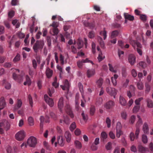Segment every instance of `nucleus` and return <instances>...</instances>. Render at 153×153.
Listing matches in <instances>:
<instances>
[{"label": "nucleus", "instance_id": "obj_1", "mask_svg": "<svg viewBox=\"0 0 153 153\" xmlns=\"http://www.w3.org/2000/svg\"><path fill=\"white\" fill-rule=\"evenodd\" d=\"M13 79L19 83L22 82L24 77L25 78L26 81L24 82V85H30L31 83V80L27 75H25L23 72H22L21 74L17 76L16 74L13 73Z\"/></svg>", "mask_w": 153, "mask_h": 153}, {"label": "nucleus", "instance_id": "obj_2", "mask_svg": "<svg viewBox=\"0 0 153 153\" xmlns=\"http://www.w3.org/2000/svg\"><path fill=\"white\" fill-rule=\"evenodd\" d=\"M45 43L43 40H37L33 46V49L35 53H37L39 50L43 48Z\"/></svg>", "mask_w": 153, "mask_h": 153}, {"label": "nucleus", "instance_id": "obj_3", "mask_svg": "<svg viewBox=\"0 0 153 153\" xmlns=\"http://www.w3.org/2000/svg\"><path fill=\"white\" fill-rule=\"evenodd\" d=\"M130 43L132 45L133 47L135 49H136L137 52L139 55L142 56V51L141 48H142L141 45L138 42L135 41H130Z\"/></svg>", "mask_w": 153, "mask_h": 153}, {"label": "nucleus", "instance_id": "obj_4", "mask_svg": "<svg viewBox=\"0 0 153 153\" xmlns=\"http://www.w3.org/2000/svg\"><path fill=\"white\" fill-rule=\"evenodd\" d=\"M27 143L30 147L34 148L37 143V139L34 136H30L27 139Z\"/></svg>", "mask_w": 153, "mask_h": 153}, {"label": "nucleus", "instance_id": "obj_5", "mask_svg": "<svg viewBox=\"0 0 153 153\" xmlns=\"http://www.w3.org/2000/svg\"><path fill=\"white\" fill-rule=\"evenodd\" d=\"M25 136V131L23 130H22L16 134L15 137L16 140L20 141L24 140Z\"/></svg>", "mask_w": 153, "mask_h": 153}, {"label": "nucleus", "instance_id": "obj_6", "mask_svg": "<svg viewBox=\"0 0 153 153\" xmlns=\"http://www.w3.org/2000/svg\"><path fill=\"white\" fill-rule=\"evenodd\" d=\"M107 92L111 96H114V98H115V96L117 94V90L113 88L110 87H108L106 88Z\"/></svg>", "mask_w": 153, "mask_h": 153}, {"label": "nucleus", "instance_id": "obj_7", "mask_svg": "<svg viewBox=\"0 0 153 153\" xmlns=\"http://www.w3.org/2000/svg\"><path fill=\"white\" fill-rule=\"evenodd\" d=\"M45 101L51 107L53 106L54 103L53 100L48 97L47 95H45L44 96Z\"/></svg>", "mask_w": 153, "mask_h": 153}, {"label": "nucleus", "instance_id": "obj_8", "mask_svg": "<svg viewBox=\"0 0 153 153\" xmlns=\"http://www.w3.org/2000/svg\"><path fill=\"white\" fill-rule=\"evenodd\" d=\"M114 103L112 101H110L106 102L104 105V108L106 110L110 109L114 105Z\"/></svg>", "mask_w": 153, "mask_h": 153}, {"label": "nucleus", "instance_id": "obj_9", "mask_svg": "<svg viewBox=\"0 0 153 153\" xmlns=\"http://www.w3.org/2000/svg\"><path fill=\"white\" fill-rule=\"evenodd\" d=\"M128 60L131 65H133L136 62V57L134 55L130 54L128 56Z\"/></svg>", "mask_w": 153, "mask_h": 153}, {"label": "nucleus", "instance_id": "obj_10", "mask_svg": "<svg viewBox=\"0 0 153 153\" xmlns=\"http://www.w3.org/2000/svg\"><path fill=\"white\" fill-rule=\"evenodd\" d=\"M65 109L66 111L68 113L71 117L73 118L74 116L72 112L71 111L70 106L69 104H66L65 106Z\"/></svg>", "mask_w": 153, "mask_h": 153}, {"label": "nucleus", "instance_id": "obj_11", "mask_svg": "<svg viewBox=\"0 0 153 153\" xmlns=\"http://www.w3.org/2000/svg\"><path fill=\"white\" fill-rule=\"evenodd\" d=\"M96 73L95 70L94 68L88 69L87 71V75L88 78H90L94 75Z\"/></svg>", "mask_w": 153, "mask_h": 153}, {"label": "nucleus", "instance_id": "obj_12", "mask_svg": "<svg viewBox=\"0 0 153 153\" xmlns=\"http://www.w3.org/2000/svg\"><path fill=\"white\" fill-rule=\"evenodd\" d=\"M97 49L99 52L97 59L99 62H100L104 59L105 56L103 55L99 47H97Z\"/></svg>", "mask_w": 153, "mask_h": 153}, {"label": "nucleus", "instance_id": "obj_13", "mask_svg": "<svg viewBox=\"0 0 153 153\" xmlns=\"http://www.w3.org/2000/svg\"><path fill=\"white\" fill-rule=\"evenodd\" d=\"M137 116L138 120L136 124V128H140V127L143 123V122L142 118L140 115H138Z\"/></svg>", "mask_w": 153, "mask_h": 153}, {"label": "nucleus", "instance_id": "obj_14", "mask_svg": "<svg viewBox=\"0 0 153 153\" xmlns=\"http://www.w3.org/2000/svg\"><path fill=\"white\" fill-rule=\"evenodd\" d=\"M61 87L63 90H68L69 87V84L67 80H65L64 82V85H60Z\"/></svg>", "mask_w": 153, "mask_h": 153}, {"label": "nucleus", "instance_id": "obj_15", "mask_svg": "<svg viewBox=\"0 0 153 153\" xmlns=\"http://www.w3.org/2000/svg\"><path fill=\"white\" fill-rule=\"evenodd\" d=\"M65 137L66 141L68 143L70 142L71 140V135L69 131H66L65 133Z\"/></svg>", "mask_w": 153, "mask_h": 153}, {"label": "nucleus", "instance_id": "obj_16", "mask_svg": "<svg viewBox=\"0 0 153 153\" xmlns=\"http://www.w3.org/2000/svg\"><path fill=\"white\" fill-rule=\"evenodd\" d=\"M74 146L77 149H80L82 147L81 143L79 140H76L74 141Z\"/></svg>", "mask_w": 153, "mask_h": 153}, {"label": "nucleus", "instance_id": "obj_17", "mask_svg": "<svg viewBox=\"0 0 153 153\" xmlns=\"http://www.w3.org/2000/svg\"><path fill=\"white\" fill-rule=\"evenodd\" d=\"M58 143L61 146H63L64 145V141L62 136H59L57 137Z\"/></svg>", "mask_w": 153, "mask_h": 153}, {"label": "nucleus", "instance_id": "obj_18", "mask_svg": "<svg viewBox=\"0 0 153 153\" xmlns=\"http://www.w3.org/2000/svg\"><path fill=\"white\" fill-rule=\"evenodd\" d=\"M118 76L117 74H114V76L111 78V81L114 86H115L117 85L116 79L118 78Z\"/></svg>", "mask_w": 153, "mask_h": 153}, {"label": "nucleus", "instance_id": "obj_19", "mask_svg": "<svg viewBox=\"0 0 153 153\" xmlns=\"http://www.w3.org/2000/svg\"><path fill=\"white\" fill-rule=\"evenodd\" d=\"M142 130L145 134H147L149 133V128L146 123H144L143 125Z\"/></svg>", "mask_w": 153, "mask_h": 153}, {"label": "nucleus", "instance_id": "obj_20", "mask_svg": "<svg viewBox=\"0 0 153 153\" xmlns=\"http://www.w3.org/2000/svg\"><path fill=\"white\" fill-rule=\"evenodd\" d=\"M3 84L4 85V87L7 89H10L11 87V85L10 83L6 81L4 79L2 81Z\"/></svg>", "mask_w": 153, "mask_h": 153}, {"label": "nucleus", "instance_id": "obj_21", "mask_svg": "<svg viewBox=\"0 0 153 153\" xmlns=\"http://www.w3.org/2000/svg\"><path fill=\"white\" fill-rule=\"evenodd\" d=\"M119 102L120 104L123 106L127 104V102L125 99L121 96H120Z\"/></svg>", "mask_w": 153, "mask_h": 153}, {"label": "nucleus", "instance_id": "obj_22", "mask_svg": "<svg viewBox=\"0 0 153 153\" xmlns=\"http://www.w3.org/2000/svg\"><path fill=\"white\" fill-rule=\"evenodd\" d=\"M6 105V103L5 101V99L4 97H1L0 100V106L1 108H3V109L5 107Z\"/></svg>", "mask_w": 153, "mask_h": 153}, {"label": "nucleus", "instance_id": "obj_23", "mask_svg": "<svg viewBox=\"0 0 153 153\" xmlns=\"http://www.w3.org/2000/svg\"><path fill=\"white\" fill-rule=\"evenodd\" d=\"M124 15L126 19H128L130 21L133 20L134 19V17L133 16L127 13H125Z\"/></svg>", "mask_w": 153, "mask_h": 153}, {"label": "nucleus", "instance_id": "obj_24", "mask_svg": "<svg viewBox=\"0 0 153 153\" xmlns=\"http://www.w3.org/2000/svg\"><path fill=\"white\" fill-rule=\"evenodd\" d=\"M77 47L78 49L81 48L83 46V41L80 39H78L76 43Z\"/></svg>", "mask_w": 153, "mask_h": 153}, {"label": "nucleus", "instance_id": "obj_25", "mask_svg": "<svg viewBox=\"0 0 153 153\" xmlns=\"http://www.w3.org/2000/svg\"><path fill=\"white\" fill-rule=\"evenodd\" d=\"M63 99L62 97L60 98L58 103V107L61 111V109L63 106Z\"/></svg>", "mask_w": 153, "mask_h": 153}, {"label": "nucleus", "instance_id": "obj_26", "mask_svg": "<svg viewBox=\"0 0 153 153\" xmlns=\"http://www.w3.org/2000/svg\"><path fill=\"white\" fill-rule=\"evenodd\" d=\"M60 122L61 123L68 124L69 123V119L67 116L64 117V120L61 119Z\"/></svg>", "mask_w": 153, "mask_h": 153}, {"label": "nucleus", "instance_id": "obj_27", "mask_svg": "<svg viewBox=\"0 0 153 153\" xmlns=\"http://www.w3.org/2000/svg\"><path fill=\"white\" fill-rule=\"evenodd\" d=\"M53 71L49 68H47L46 71V75L48 78H50L52 75Z\"/></svg>", "mask_w": 153, "mask_h": 153}, {"label": "nucleus", "instance_id": "obj_28", "mask_svg": "<svg viewBox=\"0 0 153 153\" xmlns=\"http://www.w3.org/2000/svg\"><path fill=\"white\" fill-rule=\"evenodd\" d=\"M136 117L134 115H131L128 120V123L130 124H133L135 120Z\"/></svg>", "mask_w": 153, "mask_h": 153}, {"label": "nucleus", "instance_id": "obj_29", "mask_svg": "<svg viewBox=\"0 0 153 153\" xmlns=\"http://www.w3.org/2000/svg\"><path fill=\"white\" fill-rule=\"evenodd\" d=\"M22 105V100H20L18 99L17 100V104L14 108V109L16 110L20 108L21 107Z\"/></svg>", "mask_w": 153, "mask_h": 153}, {"label": "nucleus", "instance_id": "obj_30", "mask_svg": "<svg viewBox=\"0 0 153 153\" xmlns=\"http://www.w3.org/2000/svg\"><path fill=\"white\" fill-rule=\"evenodd\" d=\"M128 114L126 111H123L121 113V117L122 119L126 120L127 119Z\"/></svg>", "mask_w": 153, "mask_h": 153}, {"label": "nucleus", "instance_id": "obj_31", "mask_svg": "<svg viewBox=\"0 0 153 153\" xmlns=\"http://www.w3.org/2000/svg\"><path fill=\"white\" fill-rule=\"evenodd\" d=\"M147 106L149 108H152L153 107V102L152 100L150 99H148L146 100Z\"/></svg>", "mask_w": 153, "mask_h": 153}, {"label": "nucleus", "instance_id": "obj_32", "mask_svg": "<svg viewBox=\"0 0 153 153\" xmlns=\"http://www.w3.org/2000/svg\"><path fill=\"white\" fill-rule=\"evenodd\" d=\"M78 85L79 87V89L81 93V94L82 95V97L83 98V99H84V96L83 95V85L81 83L79 82L78 83Z\"/></svg>", "mask_w": 153, "mask_h": 153}, {"label": "nucleus", "instance_id": "obj_33", "mask_svg": "<svg viewBox=\"0 0 153 153\" xmlns=\"http://www.w3.org/2000/svg\"><path fill=\"white\" fill-rule=\"evenodd\" d=\"M119 34V32L117 30L113 31L111 33V37L112 38L117 36Z\"/></svg>", "mask_w": 153, "mask_h": 153}, {"label": "nucleus", "instance_id": "obj_34", "mask_svg": "<svg viewBox=\"0 0 153 153\" xmlns=\"http://www.w3.org/2000/svg\"><path fill=\"white\" fill-rule=\"evenodd\" d=\"M97 40L101 46L102 48H103L104 47V41L102 40V38L100 36H98L97 37Z\"/></svg>", "mask_w": 153, "mask_h": 153}, {"label": "nucleus", "instance_id": "obj_35", "mask_svg": "<svg viewBox=\"0 0 153 153\" xmlns=\"http://www.w3.org/2000/svg\"><path fill=\"white\" fill-rule=\"evenodd\" d=\"M97 40L101 46L102 48H103L104 47V41L102 40V38L100 36H98L97 37Z\"/></svg>", "mask_w": 153, "mask_h": 153}, {"label": "nucleus", "instance_id": "obj_36", "mask_svg": "<svg viewBox=\"0 0 153 153\" xmlns=\"http://www.w3.org/2000/svg\"><path fill=\"white\" fill-rule=\"evenodd\" d=\"M28 122L30 126H33L34 125V120L31 117H29L28 119Z\"/></svg>", "mask_w": 153, "mask_h": 153}, {"label": "nucleus", "instance_id": "obj_37", "mask_svg": "<svg viewBox=\"0 0 153 153\" xmlns=\"http://www.w3.org/2000/svg\"><path fill=\"white\" fill-rule=\"evenodd\" d=\"M103 82V81L102 79L100 78L97 80L96 82V85L99 87L102 86Z\"/></svg>", "mask_w": 153, "mask_h": 153}, {"label": "nucleus", "instance_id": "obj_38", "mask_svg": "<svg viewBox=\"0 0 153 153\" xmlns=\"http://www.w3.org/2000/svg\"><path fill=\"white\" fill-rule=\"evenodd\" d=\"M40 120L41 122H43L45 120L46 123L49 122V117L47 116H46V118H45L43 116H41L40 118Z\"/></svg>", "mask_w": 153, "mask_h": 153}, {"label": "nucleus", "instance_id": "obj_39", "mask_svg": "<svg viewBox=\"0 0 153 153\" xmlns=\"http://www.w3.org/2000/svg\"><path fill=\"white\" fill-rule=\"evenodd\" d=\"M140 108V106L139 105H135L134 107L133 110L132 112L133 113H137L139 110Z\"/></svg>", "mask_w": 153, "mask_h": 153}, {"label": "nucleus", "instance_id": "obj_40", "mask_svg": "<svg viewBox=\"0 0 153 153\" xmlns=\"http://www.w3.org/2000/svg\"><path fill=\"white\" fill-rule=\"evenodd\" d=\"M100 34L101 36H103V39L105 40L107 37V32L105 30L100 32Z\"/></svg>", "mask_w": 153, "mask_h": 153}, {"label": "nucleus", "instance_id": "obj_41", "mask_svg": "<svg viewBox=\"0 0 153 153\" xmlns=\"http://www.w3.org/2000/svg\"><path fill=\"white\" fill-rule=\"evenodd\" d=\"M12 24L15 25L16 28H18L20 25V24L19 22H18V21L16 19H15L12 22Z\"/></svg>", "mask_w": 153, "mask_h": 153}, {"label": "nucleus", "instance_id": "obj_42", "mask_svg": "<svg viewBox=\"0 0 153 153\" xmlns=\"http://www.w3.org/2000/svg\"><path fill=\"white\" fill-rule=\"evenodd\" d=\"M83 63H84L82 62V59L81 60H79L76 62L77 66L80 68H82Z\"/></svg>", "mask_w": 153, "mask_h": 153}, {"label": "nucleus", "instance_id": "obj_43", "mask_svg": "<svg viewBox=\"0 0 153 153\" xmlns=\"http://www.w3.org/2000/svg\"><path fill=\"white\" fill-rule=\"evenodd\" d=\"M123 132L121 130H117L116 131V137L118 138H119L121 135L123 134Z\"/></svg>", "mask_w": 153, "mask_h": 153}, {"label": "nucleus", "instance_id": "obj_44", "mask_svg": "<svg viewBox=\"0 0 153 153\" xmlns=\"http://www.w3.org/2000/svg\"><path fill=\"white\" fill-rule=\"evenodd\" d=\"M101 139H106L108 137V135L107 133L104 131L102 132L101 134Z\"/></svg>", "mask_w": 153, "mask_h": 153}, {"label": "nucleus", "instance_id": "obj_45", "mask_svg": "<svg viewBox=\"0 0 153 153\" xmlns=\"http://www.w3.org/2000/svg\"><path fill=\"white\" fill-rule=\"evenodd\" d=\"M142 140L143 142L144 143H146L148 142V138L146 135L143 134L142 136Z\"/></svg>", "mask_w": 153, "mask_h": 153}, {"label": "nucleus", "instance_id": "obj_46", "mask_svg": "<svg viewBox=\"0 0 153 153\" xmlns=\"http://www.w3.org/2000/svg\"><path fill=\"white\" fill-rule=\"evenodd\" d=\"M52 32L53 33H52L51 32V33L53 35H57L59 33V30L57 28H53V29L52 30Z\"/></svg>", "mask_w": 153, "mask_h": 153}, {"label": "nucleus", "instance_id": "obj_47", "mask_svg": "<svg viewBox=\"0 0 153 153\" xmlns=\"http://www.w3.org/2000/svg\"><path fill=\"white\" fill-rule=\"evenodd\" d=\"M108 66L109 67V70L111 71L114 73H116L117 72V70L116 69H114L111 64H109Z\"/></svg>", "mask_w": 153, "mask_h": 153}, {"label": "nucleus", "instance_id": "obj_48", "mask_svg": "<svg viewBox=\"0 0 153 153\" xmlns=\"http://www.w3.org/2000/svg\"><path fill=\"white\" fill-rule=\"evenodd\" d=\"M106 149L108 150H110L112 149V143L110 142H108L105 145Z\"/></svg>", "mask_w": 153, "mask_h": 153}, {"label": "nucleus", "instance_id": "obj_49", "mask_svg": "<svg viewBox=\"0 0 153 153\" xmlns=\"http://www.w3.org/2000/svg\"><path fill=\"white\" fill-rule=\"evenodd\" d=\"M76 126L75 122L72 123L70 126V129L71 131H73L76 128Z\"/></svg>", "mask_w": 153, "mask_h": 153}, {"label": "nucleus", "instance_id": "obj_50", "mask_svg": "<svg viewBox=\"0 0 153 153\" xmlns=\"http://www.w3.org/2000/svg\"><path fill=\"white\" fill-rule=\"evenodd\" d=\"M20 59V56L19 54H17L15 57L14 58L13 61L14 62H16L19 61Z\"/></svg>", "mask_w": 153, "mask_h": 153}, {"label": "nucleus", "instance_id": "obj_51", "mask_svg": "<svg viewBox=\"0 0 153 153\" xmlns=\"http://www.w3.org/2000/svg\"><path fill=\"white\" fill-rule=\"evenodd\" d=\"M28 99L30 106L31 107H32L33 106V101L32 98L30 95L28 96Z\"/></svg>", "mask_w": 153, "mask_h": 153}, {"label": "nucleus", "instance_id": "obj_52", "mask_svg": "<svg viewBox=\"0 0 153 153\" xmlns=\"http://www.w3.org/2000/svg\"><path fill=\"white\" fill-rule=\"evenodd\" d=\"M143 97H140L136 99L134 101L135 104L137 105H139L140 102L143 100Z\"/></svg>", "mask_w": 153, "mask_h": 153}, {"label": "nucleus", "instance_id": "obj_53", "mask_svg": "<svg viewBox=\"0 0 153 153\" xmlns=\"http://www.w3.org/2000/svg\"><path fill=\"white\" fill-rule=\"evenodd\" d=\"M137 86L138 88L140 90L143 89L144 87L143 85L141 82H139L137 83Z\"/></svg>", "mask_w": 153, "mask_h": 153}, {"label": "nucleus", "instance_id": "obj_54", "mask_svg": "<svg viewBox=\"0 0 153 153\" xmlns=\"http://www.w3.org/2000/svg\"><path fill=\"white\" fill-rule=\"evenodd\" d=\"M81 114L83 120L85 121H86L88 119V117L87 115L86 114H85L83 111L82 112Z\"/></svg>", "mask_w": 153, "mask_h": 153}, {"label": "nucleus", "instance_id": "obj_55", "mask_svg": "<svg viewBox=\"0 0 153 153\" xmlns=\"http://www.w3.org/2000/svg\"><path fill=\"white\" fill-rule=\"evenodd\" d=\"M57 78L56 77H55L54 79V82L52 83L53 86L55 88H57L59 85V83L57 82Z\"/></svg>", "mask_w": 153, "mask_h": 153}, {"label": "nucleus", "instance_id": "obj_56", "mask_svg": "<svg viewBox=\"0 0 153 153\" xmlns=\"http://www.w3.org/2000/svg\"><path fill=\"white\" fill-rule=\"evenodd\" d=\"M82 62H84V63H90L92 65H94V63L93 62V61L91 60H89L88 58H86L85 59H82Z\"/></svg>", "mask_w": 153, "mask_h": 153}, {"label": "nucleus", "instance_id": "obj_57", "mask_svg": "<svg viewBox=\"0 0 153 153\" xmlns=\"http://www.w3.org/2000/svg\"><path fill=\"white\" fill-rule=\"evenodd\" d=\"M92 51L93 53L94 54L96 52L95 47L96 45L95 43L92 42Z\"/></svg>", "mask_w": 153, "mask_h": 153}, {"label": "nucleus", "instance_id": "obj_58", "mask_svg": "<svg viewBox=\"0 0 153 153\" xmlns=\"http://www.w3.org/2000/svg\"><path fill=\"white\" fill-rule=\"evenodd\" d=\"M106 123L107 124L108 128H110L111 126V120L109 118H107L106 120Z\"/></svg>", "mask_w": 153, "mask_h": 153}, {"label": "nucleus", "instance_id": "obj_59", "mask_svg": "<svg viewBox=\"0 0 153 153\" xmlns=\"http://www.w3.org/2000/svg\"><path fill=\"white\" fill-rule=\"evenodd\" d=\"M109 135L110 137L112 139H114L115 138V135L112 131H110L109 132Z\"/></svg>", "mask_w": 153, "mask_h": 153}, {"label": "nucleus", "instance_id": "obj_60", "mask_svg": "<svg viewBox=\"0 0 153 153\" xmlns=\"http://www.w3.org/2000/svg\"><path fill=\"white\" fill-rule=\"evenodd\" d=\"M95 112V108L94 106H92L90 110V114L93 115L94 114Z\"/></svg>", "mask_w": 153, "mask_h": 153}, {"label": "nucleus", "instance_id": "obj_61", "mask_svg": "<svg viewBox=\"0 0 153 153\" xmlns=\"http://www.w3.org/2000/svg\"><path fill=\"white\" fill-rule=\"evenodd\" d=\"M91 149L94 151L97 150L98 149V147L97 145H95V144H92L91 146Z\"/></svg>", "mask_w": 153, "mask_h": 153}, {"label": "nucleus", "instance_id": "obj_62", "mask_svg": "<svg viewBox=\"0 0 153 153\" xmlns=\"http://www.w3.org/2000/svg\"><path fill=\"white\" fill-rule=\"evenodd\" d=\"M75 134L76 136H79L81 134V131L79 128H77L74 131Z\"/></svg>", "mask_w": 153, "mask_h": 153}, {"label": "nucleus", "instance_id": "obj_63", "mask_svg": "<svg viewBox=\"0 0 153 153\" xmlns=\"http://www.w3.org/2000/svg\"><path fill=\"white\" fill-rule=\"evenodd\" d=\"M131 73L132 76L134 77H135L137 76V73L135 69H133L131 70Z\"/></svg>", "mask_w": 153, "mask_h": 153}, {"label": "nucleus", "instance_id": "obj_64", "mask_svg": "<svg viewBox=\"0 0 153 153\" xmlns=\"http://www.w3.org/2000/svg\"><path fill=\"white\" fill-rule=\"evenodd\" d=\"M59 24L58 22H53L52 24L50 26H52L54 28H57Z\"/></svg>", "mask_w": 153, "mask_h": 153}]
</instances>
